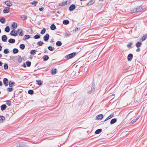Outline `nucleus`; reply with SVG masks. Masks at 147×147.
Masks as SVG:
<instances>
[{
    "label": "nucleus",
    "mask_w": 147,
    "mask_h": 147,
    "mask_svg": "<svg viewBox=\"0 0 147 147\" xmlns=\"http://www.w3.org/2000/svg\"><path fill=\"white\" fill-rule=\"evenodd\" d=\"M76 54V53L73 52L65 56V58L66 59H69L73 57Z\"/></svg>",
    "instance_id": "f257e3e1"
},
{
    "label": "nucleus",
    "mask_w": 147,
    "mask_h": 147,
    "mask_svg": "<svg viewBox=\"0 0 147 147\" xmlns=\"http://www.w3.org/2000/svg\"><path fill=\"white\" fill-rule=\"evenodd\" d=\"M3 83L5 86H7L8 85V80L7 78H4L3 80Z\"/></svg>",
    "instance_id": "f03ea898"
},
{
    "label": "nucleus",
    "mask_w": 147,
    "mask_h": 147,
    "mask_svg": "<svg viewBox=\"0 0 147 147\" xmlns=\"http://www.w3.org/2000/svg\"><path fill=\"white\" fill-rule=\"evenodd\" d=\"M10 34L11 36H16L17 35V33L16 32V31H15V29H13L11 31Z\"/></svg>",
    "instance_id": "7ed1b4c3"
},
{
    "label": "nucleus",
    "mask_w": 147,
    "mask_h": 147,
    "mask_svg": "<svg viewBox=\"0 0 147 147\" xmlns=\"http://www.w3.org/2000/svg\"><path fill=\"white\" fill-rule=\"evenodd\" d=\"M133 57V55L132 54H131V53L129 54L128 55H127V60L128 61H131Z\"/></svg>",
    "instance_id": "20e7f679"
},
{
    "label": "nucleus",
    "mask_w": 147,
    "mask_h": 147,
    "mask_svg": "<svg viewBox=\"0 0 147 147\" xmlns=\"http://www.w3.org/2000/svg\"><path fill=\"white\" fill-rule=\"evenodd\" d=\"M136 8V11H137V12H142L143 10L142 7L141 6H138Z\"/></svg>",
    "instance_id": "39448f33"
},
{
    "label": "nucleus",
    "mask_w": 147,
    "mask_h": 147,
    "mask_svg": "<svg viewBox=\"0 0 147 147\" xmlns=\"http://www.w3.org/2000/svg\"><path fill=\"white\" fill-rule=\"evenodd\" d=\"M5 121V117L3 116H0V123H2Z\"/></svg>",
    "instance_id": "423d86ee"
},
{
    "label": "nucleus",
    "mask_w": 147,
    "mask_h": 147,
    "mask_svg": "<svg viewBox=\"0 0 147 147\" xmlns=\"http://www.w3.org/2000/svg\"><path fill=\"white\" fill-rule=\"evenodd\" d=\"M76 8V6L74 4H71L69 7V10L70 11H72Z\"/></svg>",
    "instance_id": "0eeeda50"
},
{
    "label": "nucleus",
    "mask_w": 147,
    "mask_h": 147,
    "mask_svg": "<svg viewBox=\"0 0 147 147\" xmlns=\"http://www.w3.org/2000/svg\"><path fill=\"white\" fill-rule=\"evenodd\" d=\"M17 32L19 33V35L20 36H22L23 35V30L21 29H19L17 30Z\"/></svg>",
    "instance_id": "6e6552de"
},
{
    "label": "nucleus",
    "mask_w": 147,
    "mask_h": 147,
    "mask_svg": "<svg viewBox=\"0 0 147 147\" xmlns=\"http://www.w3.org/2000/svg\"><path fill=\"white\" fill-rule=\"evenodd\" d=\"M2 40L3 42H5L7 40V37L6 35H3L1 37Z\"/></svg>",
    "instance_id": "1a4fd4ad"
},
{
    "label": "nucleus",
    "mask_w": 147,
    "mask_h": 147,
    "mask_svg": "<svg viewBox=\"0 0 147 147\" xmlns=\"http://www.w3.org/2000/svg\"><path fill=\"white\" fill-rule=\"evenodd\" d=\"M49 35L47 34L43 37V39L45 41H47L49 40Z\"/></svg>",
    "instance_id": "9d476101"
},
{
    "label": "nucleus",
    "mask_w": 147,
    "mask_h": 147,
    "mask_svg": "<svg viewBox=\"0 0 147 147\" xmlns=\"http://www.w3.org/2000/svg\"><path fill=\"white\" fill-rule=\"evenodd\" d=\"M94 83H93L92 84V87L91 88V90L90 91L88 92V93L89 94L91 93L92 92L94 91L95 88L94 87Z\"/></svg>",
    "instance_id": "9b49d317"
},
{
    "label": "nucleus",
    "mask_w": 147,
    "mask_h": 147,
    "mask_svg": "<svg viewBox=\"0 0 147 147\" xmlns=\"http://www.w3.org/2000/svg\"><path fill=\"white\" fill-rule=\"evenodd\" d=\"M103 115L102 114H100L97 115L96 117L98 119H102L103 117Z\"/></svg>",
    "instance_id": "f8f14e48"
},
{
    "label": "nucleus",
    "mask_w": 147,
    "mask_h": 147,
    "mask_svg": "<svg viewBox=\"0 0 147 147\" xmlns=\"http://www.w3.org/2000/svg\"><path fill=\"white\" fill-rule=\"evenodd\" d=\"M5 3L8 6L10 7L12 5V3L10 1H5Z\"/></svg>",
    "instance_id": "ddd939ff"
},
{
    "label": "nucleus",
    "mask_w": 147,
    "mask_h": 147,
    "mask_svg": "<svg viewBox=\"0 0 147 147\" xmlns=\"http://www.w3.org/2000/svg\"><path fill=\"white\" fill-rule=\"evenodd\" d=\"M7 106L5 104H3L1 106V110L3 111L6 109Z\"/></svg>",
    "instance_id": "4468645a"
},
{
    "label": "nucleus",
    "mask_w": 147,
    "mask_h": 147,
    "mask_svg": "<svg viewBox=\"0 0 147 147\" xmlns=\"http://www.w3.org/2000/svg\"><path fill=\"white\" fill-rule=\"evenodd\" d=\"M42 58L44 61H46L49 59V58L47 55H45L43 56Z\"/></svg>",
    "instance_id": "2eb2a0df"
},
{
    "label": "nucleus",
    "mask_w": 147,
    "mask_h": 147,
    "mask_svg": "<svg viewBox=\"0 0 147 147\" xmlns=\"http://www.w3.org/2000/svg\"><path fill=\"white\" fill-rule=\"evenodd\" d=\"M117 121V119L116 118H113L112 119L110 122V124L111 125L115 123Z\"/></svg>",
    "instance_id": "dca6fc26"
},
{
    "label": "nucleus",
    "mask_w": 147,
    "mask_h": 147,
    "mask_svg": "<svg viewBox=\"0 0 147 147\" xmlns=\"http://www.w3.org/2000/svg\"><path fill=\"white\" fill-rule=\"evenodd\" d=\"M142 45V43L140 42H138L136 44L135 46L139 48Z\"/></svg>",
    "instance_id": "f3484780"
},
{
    "label": "nucleus",
    "mask_w": 147,
    "mask_h": 147,
    "mask_svg": "<svg viewBox=\"0 0 147 147\" xmlns=\"http://www.w3.org/2000/svg\"><path fill=\"white\" fill-rule=\"evenodd\" d=\"M95 2V0H91L87 4V5L88 6H89L94 4Z\"/></svg>",
    "instance_id": "a211bd4d"
},
{
    "label": "nucleus",
    "mask_w": 147,
    "mask_h": 147,
    "mask_svg": "<svg viewBox=\"0 0 147 147\" xmlns=\"http://www.w3.org/2000/svg\"><path fill=\"white\" fill-rule=\"evenodd\" d=\"M8 42L10 43L13 44L15 42V39L13 38H10L8 40Z\"/></svg>",
    "instance_id": "6ab92c4d"
},
{
    "label": "nucleus",
    "mask_w": 147,
    "mask_h": 147,
    "mask_svg": "<svg viewBox=\"0 0 147 147\" xmlns=\"http://www.w3.org/2000/svg\"><path fill=\"white\" fill-rule=\"evenodd\" d=\"M9 8H8V9L6 8H4L3 10V13H8L9 11Z\"/></svg>",
    "instance_id": "aec40b11"
},
{
    "label": "nucleus",
    "mask_w": 147,
    "mask_h": 147,
    "mask_svg": "<svg viewBox=\"0 0 147 147\" xmlns=\"http://www.w3.org/2000/svg\"><path fill=\"white\" fill-rule=\"evenodd\" d=\"M15 83V82H12V81H10L9 82V86L10 87H12L14 85Z\"/></svg>",
    "instance_id": "412c9836"
},
{
    "label": "nucleus",
    "mask_w": 147,
    "mask_h": 147,
    "mask_svg": "<svg viewBox=\"0 0 147 147\" xmlns=\"http://www.w3.org/2000/svg\"><path fill=\"white\" fill-rule=\"evenodd\" d=\"M102 129H98L95 131V133L96 134H98L102 132Z\"/></svg>",
    "instance_id": "4be33fe9"
},
{
    "label": "nucleus",
    "mask_w": 147,
    "mask_h": 147,
    "mask_svg": "<svg viewBox=\"0 0 147 147\" xmlns=\"http://www.w3.org/2000/svg\"><path fill=\"white\" fill-rule=\"evenodd\" d=\"M113 115H114L113 114H111L110 115H109L108 117H107L106 119L104 121H105L108 120V119H111V118L112 117H113Z\"/></svg>",
    "instance_id": "5701e85b"
},
{
    "label": "nucleus",
    "mask_w": 147,
    "mask_h": 147,
    "mask_svg": "<svg viewBox=\"0 0 147 147\" xmlns=\"http://www.w3.org/2000/svg\"><path fill=\"white\" fill-rule=\"evenodd\" d=\"M30 38V36L29 35H26L23 38V40H26Z\"/></svg>",
    "instance_id": "b1692460"
},
{
    "label": "nucleus",
    "mask_w": 147,
    "mask_h": 147,
    "mask_svg": "<svg viewBox=\"0 0 147 147\" xmlns=\"http://www.w3.org/2000/svg\"><path fill=\"white\" fill-rule=\"evenodd\" d=\"M18 58L17 61H18L19 63H20L22 62V61L21 56L20 55H18Z\"/></svg>",
    "instance_id": "393cba45"
},
{
    "label": "nucleus",
    "mask_w": 147,
    "mask_h": 147,
    "mask_svg": "<svg viewBox=\"0 0 147 147\" xmlns=\"http://www.w3.org/2000/svg\"><path fill=\"white\" fill-rule=\"evenodd\" d=\"M57 71L56 69L55 68L51 70V73L52 74H54Z\"/></svg>",
    "instance_id": "a878e982"
},
{
    "label": "nucleus",
    "mask_w": 147,
    "mask_h": 147,
    "mask_svg": "<svg viewBox=\"0 0 147 147\" xmlns=\"http://www.w3.org/2000/svg\"><path fill=\"white\" fill-rule=\"evenodd\" d=\"M36 82H37L36 84H38L39 86H40L42 85V82L39 80H36Z\"/></svg>",
    "instance_id": "bb28decb"
},
{
    "label": "nucleus",
    "mask_w": 147,
    "mask_h": 147,
    "mask_svg": "<svg viewBox=\"0 0 147 147\" xmlns=\"http://www.w3.org/2000/svg\"><path fill=\"white\" fill-rule=\"evenodd\" d=\"M56 45L57 46L60 47L62 45V43L61 41H58L56 42Z\"/></svg>",
    "instance_id": "cd10ccee"
},
{
    "label": "nucleus",
    "mask_w": 147,
    "mask_h": 147,
    "mask_svg": "<svg viewBox=\"0 0 147 147\" xmlns=\"http://www.w3.org/2000/svg\"><path fill=\"white\" fill-rule=\"evenodd\" d=\"M63 23L64 25H67L69 23V21L68 20H64L63 21Z\"/></svg>",
    "instance_id": "c85d7f7f"
},
{
    "label": "nucleus",
    "mask_w": 147,
    "mask_h": 147,
    "mask_svg": "<svg viewBox=\"0 0 147 147\" xmlns=\"http://www.w3.org/2000/svg\"><path fill=\"white\" fill-rule=\"evenodd\" d=\"M56 28V27L54 24H52L50 26V28L52 30H55Z\"/></svg>",
    "instance_id": "c756f323"
},
{
    "label": "nucleus",
    "mask_w": 147,
    "mask_h": 147,
    "mask_svg": "<svg viewBox=\"0 0 147 147\" xmlns=\"http://www.w3.org/2000/svg\"><path fill=\"white\" fill-rule=\"evenodd\" d=\"M12 27L14 28H15L17 27V24L16 23L13 22L12 24Z\"/></svg>",
    "instance_id": "7c9ffc66"
},
{
    "label": "nucleus",
    "mask_w": 147,
    "mask_h": 147,
    "mask_svg": "<svg viewBox=\"0 0 147 147\" xmlns=\"http://www.w3.org/2000/svg\"><path fill=\"white\" fill-rule=\"evenodd\" d=\"M10 30V28L9 26H7L5 28V31L7 32H8Z\"/></svg>",
    "instance_id": "2f4dec72"
},
{
    "label": "nucleus",
    "mask_w": 147,
    "mask_h": 147,
    "mask_svg": "<svg viewBox=\"0 0 147 147\" xmlns=\"http://www.w3.org/2000/svg\"><path fill=\"white\" fill-rule=\"evenodd\" d=\"M13 51L14 54L18 53L19 52L17 48H14L13 50Z\"/></svg>",
    "instance_id": "473e14b6"
},
{
    "label": "nucleus",
    "mask_w": 147,
    "mask_h": 147,
    "mask_svg": "<svg viewBox=\"0 0 147 147\" xmlns=\"http://www.w3.org/2000/svg\"><path fill=\"white\" fill-rule=\"evenodd\" d=\"M44 43L43 42L40 41L37 42V45L39 46H41Z\"/></svg>",
    "instance_id": "72a5a7b5"
},
{
    "label": "nucleus",
    "mask_w": 147,
    "mask_h": 147,
    "mask_svg": "<svg viewBox=\"0 0 147 147\" xmlns=\"http://www.w3.org/2000/svg\"><path fill=\"white\" fill-rule=\"evenodd\" d=\"M48 49L50 51H52L54 50L55 48L54 47H52L51 46H49L48 47Z\"/></svg>",
    "instance_id": "f704fd0d"
},
{
    "label": "nucleus",
    "mask_w": 147,
    "mask_h": 147,
    "mask_svg": "<svg viewBox=\"0 0 147 147\" xmlns=\"http://www.w3.org/2000/svg\"><path fill=\"white\" fill-rule=\"evenodd\" d=\"M36 51L35 50H32L30 52V53L31 55H34L36 54Z\"/></svg>",
    "instance_id": "c9c22d12"
},
{
    "label": "nucleus",
    "mask_w": 147,
    "mask_h": 147,
    "mask_svg": "<svg viewBox=\"0 0 147 147\" xmlns=\"http://www.w3.org/2000/svg\"><path fill=\"white\" fill-rule=\"evenodd\" d=\"M38 1H34L33 2L31 3V4L35 6H36V4L38 3Z\"/></svg>",
    "instance_id": "e433bc0d"
},
{
    "label": "nucleus",
    "mask_w": 147,
    "mask_h": 147,
    "mask_svg": "<svg viewBox=\"0 0 147 147\" xmlns=\"http://www.w3.org/2000/svg\"><path fill=\"white\" fill-rule=\"evenodd\" d=\"M46 31V29L45 28H44L41 30L40 33L41 34H44Z\"/></svg>",
    "instance_id": "4c0bfd02"
},
{
    "label": "nucleus",
    "mask_w": 147,
    "mask_h": 147,
    "mask_svg": "<svg viewBox=\"0 0 147 147\" xmlns=\"http://www.w3.org/2000/svg\"><path fill=\"white\" fill-rule=\"evenodd\" d=\"M20 48L22 50H23L25 49V46L24 44H21L20 46Z\"/></svg>",
    "instance_id": "58836bf2"
},
{
    "label": "nucleus",
    "mask_w": 147,
    "mask_h": 147,
    "mask_svg": "<svg viewBox=\"0 0 147 147\" xmlns=\"http://www.w3.org/2000/svg\"><path fill=\"white\" fill-rule=\"evenodd\" d=\"M9 49H5L3 51V53L5 54H8L9 53Z\"/></svg>",
    "instance_id": "ea45409f"
},
{
    "label": "nucleus",
    "mask_w": 147,
    "mask_h": 147,
    "mask_svg": "<svg viewBox=\"0 0 147 147\" xmlns=\"http://www.w3.org/2000/svg\"><path fill=\"white\" fill-rule=\"evenodd\" d=\"M21 18L23 20H25L27 19V17L24 15H22L21 17Z\"/></svg>",
    "instance_id": "a19ab883"
},
{
    "label": "nucleus",
    "mask_w": 147,
    "mask_h": 147,
    "mask_svg": "<svg viewBox=\"0 0 147 147\" xmlns=\"http://www.w3.org/2000/svg\"><path fill=\"white\" fill-rule=\"evenodd\" d=\"M67 2V1H65V2H63L62 3H59V5L60 6H62L63 5H64L66 4Z\"/></svg>",
    "instance_id": "79ce46f5"
},
{
    "label": "nucleus",
    "mask_w": 147,
    "mask_h": 147,
    "mask_svg": "<svg viewBox=\"0 0 147 147\" xmlns=\"http://www.w3.org/2000/svg\"><path fill=\"white\" fill-rule=\"evenodd\" d=\"M16 147H26L25 144L22 143L20 144L19 146H17Z\"/></svg>",
    "instance_id": "37998d69"
},
{
    "label": "nucleus",
    "mask_w": 147,
    "mask_h": 147,
    "mask_svg": "<svg viewBox=\"0 0 147 147\" xmlns=\"http://www.w3.org/2000/svg\"><path fill=\"white\" fill-rule=\"evenodd\" d=\"M0 22L1 23L4 24L5 23V20L4 18H2L0 19Z\"/></svg>",
    "instance_id": "c03bdc74"
},
{
    "label": "nucleus",
    "mask_w": 147,
    "mask_h": 147,
    "mask_svg": "<svg viewBox=\"0 0 147 147\" xmlns=\"http://www.w3.org/2000/svg\"><path fill=\"white\" fill-rule=\"evenodd\" d=\"M40 34H36L34 36V38L35 39H38L40 38Z\"/></svg>",
    "instance_id": "a18cd8bd"
},
{
    "label": "nucleus",
    "mask_w": 147,
    "mask_h": 147,
    "mask_svg": "<svg viewBox=\"0 0 147 147\" xmlns=\"http://www.w3.org/2000/svg\"><path fill=\"white\" fill-rule=\"evenodd\" d=\"M147 38V34L144 35L142 38V40H145Z\"/></svg>",
    "instance_id": "49530a36"
},
{
    "label": "nucleus",
    "mask_w": 147,
    "mask_h": 147,
    "mask_svg": "<svg viewBox=\"0 0 147 147\" xmlns=\"http://www.w3.org/2000/svg\"><path fill=\"white\" fill-rule=\"evenodd\" d=\"M26 65L27 67H30L31 65V62L29 61H27L26 62Z\"/></svg>",
    "instance_id": "de8ad7c7"
},
{
    "label": "nucleus",
    "mask_w": 147,
    "mask_h": 147,
    "mask_svg": "<svg viewBox=\"0 0 147 147\" xmlns=\"http://www.w3.org/2000/svg\"><path fill=\"white\" fill-rule=\"evenodd\" d=\"M28 93L29 94H32L34 93V91L32 90H29L28 91Z\"/></svg>",
    "instance_id": "09e8293b"
},
{
    "label": "nucleus",
    "mask_w": 147,
    "mask_h": 147,
    "mask_svg": "<svg viewBox=\"0 0 147 147\" xmlns=\"http://www.w3.org/2000/svg\"><path fill=\"white\" fill-rule=\"evenodd\" d=\"M132 44V43L131 42H129L128 43V44L127 45V47L129 48H131V45Z\"/></svg>",
    "instance_id": "8fccbe9b"
},
{
    "label": "nucleus",
    "mask_w": 147,
    "mask_h": 147,
    "mask_svg": "<svg viewBox=\"0 0 147 147\" xmlns=\"http://www.w3.org/2000/svg\"><path fill=\"white\" fill-rule=\"evenodd\" d=\"M128 69L127 68H124L123 70V73H125L129 71Z\"/></svg>",
    "instance_id": "3c124183"
},
{
    "label": "nucleus",
    "mask_w": 147,
    "mask_h": 147,
    "mask_svg": "<svg viewBox=\"0 0 147 147\" xmlns=\"http://www.w3.org/2000/svg\"><path fill=\"white\" fill-rule=\"evenodd\" d=\"M4 68L5 69H7L8 68V65L6 63H5L4 65Z\"/></svg>",
    "instance_id": "603ef678"
},
{
    "label": "nucleus",
    "mask_w": 147,
    "mask_h": 147,
    "mask_svg": "<svg viewBox=\"0 0 147 147\" xmlns=\"http://www.w3.org/2000/svg\"><path fill=\"white\" fill-rule=\"evenodd\" d=\"M6 104L7 105H8L9 106H10L11 105V102L9 100H8L7 101Z\"/></svg>",
    "instance_id": "864d4df0"
},
{
    "label": "nucleus",
    "mask_w": 147,
    "mask_h": 147,
    "mask_svg": "<svg viewBox=\"0 0 147 147\" xmlns=\"http://www.w3.org/2000/svg\"><path fill=\"white\" fill-rule=\"evenodd\" d=\"M13 90V89L11 88H7V91L10 92L12 91Z\"/></svg>",
    "instance_id": "5fc2aeb1"
},
{
    "label": "nucleus",
    "mask_w": 147,
    "mask_h": 147,
    "mask_svg": "<svg viewBox=\"0 0 147 147\" xmlns=\"http://www.w3.org/2000/svg\"><path fill=\"white\" fill-rule=\"evenodd\" d=\"M136 121V120H135V119H134L133 120H132L129 123V124L130 125L132 124L135 123Z\"/></svg>",
    "instance_id": "6e6d98bb"
},
{
    "label": "nucleus",
    "mask_w": 147,
    "mask_h": 147,
    "mask_svg": "<svg viewBox=\"0 0 147 147\" xmlns=\"http://www.w3.org/2000/svg\"><path fill=\"white\" fill-rule=\"evenodd\" d=\"M136 8L134 9L131 11V13H137V11H136Z\"/></svg>",
    "instance_id": "4d7b16f0"
},
{
    "label": "nucleus",
    "mask_w": 147,
    "mask_h": 147,
    "mask_svg": "<svg viewBox=\"0 0 147 147\" xmlns=\"http://www.w3.org/2000/svg\"><path fill=\"white\" fill-rule=\"evenodd\" d=\"M44 9V8L43 7H41L39 8V10L40 11H42Z\"/></svg>",
    "instance_id": "13d9d810"
},
{
    "label": "nucleus",
    "mask_w": 147,
    "mask_h": 147,
    "mask_svg": "<svg viewBox=\"0 0 147 147\" xmlns=\"http://www.w3.org/2000/svg\"><path fill=\"white\" fill-rule=\"evenodd\" d=\"M14 57H13L12 56H10V60H12L14 59Z\"/></svg>",
    "instance_id": "bf43d9fd"
},
{
    "label": "nucleus",
    "mask_w": 147,
    "mask_h": 147,
    "mask_svg": "<svg viewBox=\"0 0 147 147\" xmlns=\"http://www.w3.org/2000/svg\"><path fill=\"white\" fill-rule=\"evenodd\" d=\"M79 30V29L78 28V27H76L75 28V32H76L77 31H78Z\"/></svg>",
    "instance_id": "052dcab7"
},
{
    "label": "nucleus",
    "mask_w": 147,
    "mask_h": 147,
    "mask_svg": "<svg viewBox=\"0 0 147 147\" xmlns=\"http://www.w3.org/2000/svg\"><path fill=\"white\" fill-rule=\"evenodd\" d=\"M140 50V48H138V49H137L136 50V51L137 52H139Z\"/></svg>",
    "instance_id": "680f3d73"
},
{
    "label": "nucleus",
    "mask_w": 147,
    "mask_h": 147,
    "mask_svg": "<svg viewBox=\"0 0 147 147\" xmlns=\"http://www.w3.org/2000/svg\"><path fill=\"white\" fill-rule=\"evenodd\" d=\"M22 66L24 67V68H26V64L25 63H23V64L22 65Z\"/></svg>",
    "instance_id": "e2e57ef3"
},
{
    "label": "nucleus",
    "mask_w": 147,
    "mask_h": 147,
    "mask_svg": "<svg viewBox=\"0 0 147 147\" xmlns=\"http://www.w3.org/2000/svg\"><path fill=\"white\" fill-rule=\"evenodd\" d=\"M3 85L2 82L0 81V86H2Z\"/></svg>",
    "instance_id": "0e129e2a"
},
{
    "label": "nucleus",
    "mask_w": 147,
    "mask_h": 147,
    "mask_svg": "<svg viewBox=\"0 0 147 147\" xmlns=\"http://www.w3.org/2000/svg\"><path fill=\"white\" fill-rule=\"evenodd\" d=\"M139 116H138L136 119H135V120H136V121L139 119Z\"/></svg>",
    "instance_id": "69168bd1"
},
{
    "label": "nucleus",
    "mask_w": 147,
    "mask_h": 147,
    "mask_svg": "<svg viewBox=\"0 0 147 147\" xmlns=\"http://www.w3.org/2000/svg\"><path fill=\"white\" fill-rule=\"evenodd\" d=\"M65 35L67 36V37H69V35L67 33H66L65 34Z\"/></svg>",
    "instance_id": "338daca9"
},
{
    "label": "nucleus",
    "mask_w": 147,
    "mask_h": 147,
    "mask_svg": "<svg viewBox=\"0 0 147 147\" xmlns=\"http://www.w3.org/2000/svg\"><path fill=\"white\" fill-rule=\"evenodd\" d=\"M2 65H3L1 61H0V66H1Z\"/></svg>",
    "instance_id": "774afa93"
}]
</instances>
